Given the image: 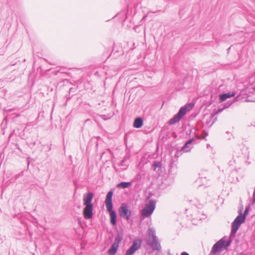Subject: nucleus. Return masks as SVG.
I'll return each mask as SVG.
<instances>
[{
	"label": "nucleus",
	"instance_id": "nucleus-14",
	"mask_svg": "<svg viewBox=\"0 0 255 255\" xmlns=\"http://www.w3.org/2000/svg\"><path fill=\"white\" fill-rule=\"evenodd\" d=\"M143 124V121L141 117H138L135 118L134 121L133 126L135 128H140Z\"/></svg>",
	"mask_w": 255,
	"mask_h": 255
},
{
	"label": "nucleus",
	"instance_id": "nucleus-24",
	"mask_svg": "<svg viewBox=\"0 0 255 255\" xmlns=\"http://www.w3.org/2000/svg\"><path fill=\"white\" fill-rule=\"evenodd\" d=\"M235 162V160H234L233 161H230L229 162H228V165L229 166H233L234 163Z\"/></svg>",
	"mask_w": 255,
	"mask_h": 255
},
{
	"label": "nucleus",
	"instance_id": "nucleus-3",
	"mask_svg": "<svg viewBox=\"0 0 255 255\" xmlns=\"http://www.w3.org/2000/svg\"><path fill=\"white\" fill-rule=\"evenodd\" d=\"M243 207L239 210V215L235 219L232 223V228L230 238L235 237L241 225L245 222L246 218L242 215Z\"/></svg>",
	"mask_w": 255,
	"mask_h": 255
},
{
	"label": "nucleus",
	"instance_id": "nucleus-32",
	"mask_svg": "<svg viewBox=\"0 0 255 255\" xmlns=\"http://www.w3.org/2000/svg\"><path fill=\"white\" fill-rule=\"evenodd\" d=\"M253 196L254 201L255 202V196Z\"/></svg>",
	"mask_w": 255,
	"mask_h": 255
},
{
	"label": "nucleus",
	"instance_id": "nucleus-22",
	"mask_svg": "<svg viewBox=\"0 0 255 255\" xmlns=\"http://www.w3.org/2000/svg\"><path fill=\"white\" fill-rule=\"evenodd\" d=\"M234 102V101H228L227 103L224 105V108H227L229 107Z\"/></svg>",
	"mask_w": 255,
	"mask_h": 255
},
{
	"label": "nucleus",
	"instance_id": "nucleus-33",
	"mask_svg": "<svg viewBox=\"0 0 255 255\" xmlns=\"http://www.w3.org/2000/svg\"><path fill=\"white\" fill-rule=\"evenodd\" d=\"M146 16H147L146 15L144 16L143 17V18H142V19H145V18L146 17Z\"/></svg>",
	"mask_w": 255,
	"mask_h": 255
},
{
	"label": "nucleus",
	"instance_id": "nucleus-35",
	"mask_svg": "<svg viewBox=\"0 0 255 255\" xmlns=\"http://www.w3.org/2000/svg\"><path fill=\"white\" fill-rule=\"evenodd\" d=\"M230 49H231V47H229V48H228V52L230 51Z\"/></svg>",
	"mask_w": 255,
	"mask_h": 255
},
{
	"label": "nucleus",
	"instance_id": "nucleus-29",
	"mask_svg": "<svg viewBox=\"0 0 255 255\" xmlns=\"http://www.w3.org/2000/svg\"><path fill=\"white\" fill-rule=\"evenodd\" d=\"M152 194L151 193H149L148 196L146 197V199H149L152 196Z\"/></svg>",
	"mask_w": 255,
	"mask_h": 255
},
{
	"label": "nucleus",
	"instance_id": "nucleus-37",
	"mask_svg": "<svg viewBox=\"0 0 255 255\" xmlns=\"http://www.w3.org/2000/svg\"><path fill=\"white\" fill-rule=\"evenodd\" d=\"M50 149H51V147H49V150H50Z\"/></svg>",
	"mask_w": 255,
	"mask_h": 255
},
{
	"label": "nucleus",
	"instance_id": "nucleus-36",
	"mask_svg": "<svg viewBox=\"0 0 255 255\" xmlns=\"http://www.w3.org/2000/svg\"><path fill=\"white\" fill-rule=\"evenodd\" d=\"M249 101H251V102H255V100H249Z\"/></svg>",
	"mask_w": 255,
	"mask_h": 255
},
{
	"label": "nucleus",
	"instance_id": "nucleus-17",
	"mask_svg": "<svg viewBox=\"0 0 255 255\" xmlns=\"http://www.w3.org/2000/svg\"><path fill=\"white\" fill-rule=\"evenodd\" d=\"M181 119V117H180L177 114H176L172 118L169 120V121H168V124L170 125L174 124L178 122Z\"/></svg>",
	"mask_w": 255,
	"mask_h": 255
},
{
	"label": "nucleus",
	"instance_id": "nucleus-28",
	"mask_svg": "<svg viewBox=\"0 0 255 255\" xmlns=\"http://www.w3.org/2000/svg\"><path fill=\"white\" fill-rule=\"evenodd\" d=\"M180 255H189V254L186 252H183L181 253Z\"/></svg>",
	"mask_w": 255,
	"mask_h": 255
},
{
	"label": "nucleus",
	"instance_id": "nucleus-12",
	"mask_svg": "<svg viewBox=\"0 0 255 255\" xmlns=\"http://www.w3.org/2000/svg\"><path fill=\"white\" fill-rule=\"evenodd\" d=\"M236 93L234 92H228L220 94L219 96V100L221 102H224L228 98L234 97L235 96Z\"/></svg>",
	"mask_w": 255,
	"mask_h": 255
},
{
	"label": "nucleus",
	"instance_id": "nucleus-5",
	"mask_svg": "<svg viewBox=\"0 0 255 255\" xmlns=\"http://www.w3.org/2000/svg\"><path fill=\"white\" fill-rule=\"evenodd\" d=\"M156 207V201L149 200L145 205L144 207L141 211V215L144 217H148L151 215Z\"/></svg>",
	"mask_w": 255,
	"mask_h": 255
},
{
	"label": "nucleus",
	"instance_id": "nucleus-1",
	"mask_svg": "<svg viewBox=\"0 0 255 255\" xmlns=\"http://www.w3.org/2000/svg\"><path fill=\"white\" fill-rule=\"evenodd\" d=\"M114 189H112L107 193L105 204L107 211L110 213V223L113 226H115L117 224V215L116 211L113 210V204L112 202L113 196L114 194Z\"/></svg>",
	"mask_w": 255,
	"mask_h": 255
},
{
	"label": "nucleus",
	"instance_id": "nucleus-34",
	"mask_svg": "<svg viewBox=\"0 0 255 255\" xmlns=\"http://www.w3.org/2000/svg\"><path fill=\"white\" fill-rule=\"evenodd\" d=\"M223 110V109H219L218 110V112H221Z\"/></svg>",
	"mask_w": 255,
	"mask_h": 255
},
{
	"label": "nucleus",
	"instance_id": "nucleus-16",
	"mask_svg": "<svg viewBox=\"0 0 255 255\" xmlns=\"http://www.w3.org/2000/svg\"><path fill=\"white\" fill-rule=\"evenodd\" d=\"M131 184V182H121L117 185V187L120 189H125L130 187Z\"/></svg>",
	"mask_w": 255,
	"mask_h": 255
},
{
	"label": "nucleus",
	"instance_id": "nucleus-27",
	"mask_svg": "<svg viewBox=\"0 0 255 255\" xmlns=\"http://www.w3.org/2000/svg\"><path fill=\"white\" fill-rule=\"evenodd\" d=\"M15 110H16L15 108H14V109H9L5 110V111H6V112H11L12 111H15Z\"/></svg>",
	"mask_w": 255,
	"mask_h": 255
},
{
	"label": "nucleus",
	"instance_id": "nucleus-30",
	"mask_svg": "<svg viewBox=\"0 0 255 255\" xmlns=\"http://www.w3.org/2000/svg\"><path fill=\"white\" fill-rule=\"evenodd\" d=\"M253 196H255V189H254V192H253Z\"/></svg>",
	"mask_w": 255,
	"mask_h": 255
},
{
	"label": "nucleus",
	"instance_id": "nucleus-23",
	"mask_svg": "<svg viewBox=\"0 0 255 255\" xmlns=\"http://www.w3.org/2000/svg\"><path fill=\"white\" fill-rule=\"evenodd\" d=\"M126 160H127V157L126 156L124 159H123L121 160L120 165L123 166H127L128 165L126 164Z\"/></svg>",
	"mask_w": 255,
	"mask_h": 255
},
{
	"label": "nucleus",
	"instance_id": "nucleus-6",
	"mask_svg": "<svg viewBox=\"0 0 255 255\" xmlns=\"http://www.w3.org/2000/svg\"><path fill=\"white\" fill-rule=\"evenodd\" d=\"M119 212L121 217L128 220L131 215L132 212L128 210L127 204L125 203H122L119 209Z\"/></svg>",
	"mask_w": 255,
	"mask_h": 255
},
{
	"label": "nucleus",
	"instance_id": "nucleus-20",
	"mask_svg": "<svg viewBox=\"0 0 255 255\" xmlns=\"http://www.w3.org/2000/svg\"><path fill=\"white\" fill-rule=\"evenodd\" d=\"M148 232L149 235L151 236L152 239H155L158 238L156 236L155 231L153 229L151 228H148Z\"/></svg>",
	"mask_w": 255,
	"mask_h": 255
},
{
	"label": "nucleus",
	"instance_id": "nucleus-26",
	"mask_svg": "<svg viewBox=\"0 0 255 255\" xmlns=\"http://www.w3.org/2000/svg\"><path fill=\"white\" fill-rule=\"evenodd\" d=\"M182 151V150H181V149L180 150L177 151L175 154V156L178 157L179 154H182V153H181Z\"/></svg>",
	"mask_w": 255,
	"mask_h": 255
},
{
	"label": "nucleus",
	"instance_id": "nucleus-11",
	"mask_svg": "<svg viewBox=\"0 0 255 255\" xmlns=\"http://www.w3.org/2000/svg\"><path fill=\"white\" fill-rule=\"evenodd\" d=\"M152 169L154 171H156L158 174H160L162 172L161 162L156 160L153 161L152 164Z\"/></svg>",
	"mask_w": 255,
	"mask_h": 255
},
{
	"label": "nucleus",
	"instance_id": "nucleus-8",
	"mask_svg": "<svg viewBox=\"0 0 255 255\" xmlns=\"http://www.w3.org/2000/svg\"><path fill=\"white\" fill-rule=\"evenodd\" d=\"M83 214L86 220H89L93 216L94 205H84Z\"/></svg>",
	"mask_w": 255,
	"mask_h": 255
},
{
	"label": "nucleus",
	"instance_id": "nucleus-4",
	"mask_svg": "<svg viewBox=\"0 0 255 255\" xmlns=\"http://www.w3.org/2000/svg\"><path fill=\"white\" fill-rule=\"evenodd\" d=\"M231 241H226L222 238L219 241L216 242L213 246L211 253L213 255H215L218 252L222 251L223 248L227 249L231 244Z\"/></svg>",
	"mask_w": 255,
	"mask_h": 255
},
{
	"label": "nucleus",
	"instance_id": "nucleus-21",
	"mask_svg": "<svg viewBox=\"0 0 255 255\" xmlns=\"http://www.w3.org/2000/svg\"><path fill=\"white\" fill-rule=\"evenodd\" d=\"M249 209H250V206H249L246 207V208H245V210L244 213H242V215L243 216H245V217L246 218L247 216L249 214Z\"/></svg>",
	"mask_w": 255,
	"mask_h": 255
},
{
	"label": "nucleus",
	"instance_id": "nucleus-18",
	"mask_svg": "<svg viewBox=\"0 0 255 255\" xmlns=\"http://www.w3.org/2000/svg\"><path fill=\"white\" fill-rule=\"evenodd\" d=\"M123 238V234L122 232H118L117 236L116 237L114 244L119 246Z\"/></svg>",
	"mask_w": 255,
	"mask_h": 255
},
{
	"label": "nucleus",
	"instance_id": "nucleus-7",
	"mask_svg": "<svg viewBox=\"0 0 255 255\" xmlns=\"http://www.w3.org/2000/svg\"><path fill=\"white\" fill-rule=\"evenodd\" d=\"M142 240L140 239H135L133 241L131 245L127 250L125 255H132L135 252L140 249Z\"/></svg>",
	"mask_w": 255,
	"mask_h": 255
},
{
	"label": "nucleus",
	"instance_id": "nucleus-2",
	"mask_svg": "<svg viewBox=\"0 0 255 255\" xmlns=\"http://www.w3.org/2000/svg\"><path fill=\"white\" fill-rule=\"evenodd\" d=\"M243 207L239 210V215L235 219L232 223V228L230 238L235 237L241 225L245 222L246 218L242 215Z\"/></svg>",
	"mask_w": 255,
	"mask_h": 255
},
{
	"label": "nucleus",
	"instance_id": "nucleus-13",
	"mask_svg": "<svg viewBox=\"0 0 255 255\" xmlns=\"http://www.w3.org/2000/svg\"><path fill=\"white\" fill-rule=\"evenodd\" d=\"M194 140V139L193 138H190L187 140L184 145L181 147V150L186 152H189L192 148V147L189 146V145H190Z\"/></svg>",
	"mask_w": 255,
	"mask_h": 255
},
{
	"label": "nucleus",
	"instance_id": "nucleus-15",
	"mask_svg": "<svg viewBox=\"0 0 255 255\" xmlns=\"http://www.w3.org/2000/svg\"><path fill=\"white\" fill-rule=\"evenodd\" d=\"M119 245L113 244L110 248L108 251V253L109 255H115L118 250Z\"/></svg>",
	"mask_w": 255,
	"mask_h": 255
},
{
	"label": "nucleus",
	"instance_id": "nucleus-31",
	"mask_svg": "<svg viewBox=\"0 0 255 255\" xmlns=\"http://www.w3.org/2000/svg\"><path fill=\"white\" fill-rule=\"evenodd\" d=\"M189 105L191 106V108H192L194 106L193 104H190Z\"/></svg>",
	"mask_w": 255,
	"mask_h": 255
},
{
	"label": "nucleus",
	"instance_id": "nucleus-9",
	"mask_svg": "<svg viewBox=\"0 0 255 255\" xmlns=\"http://www.w3.org/2000/svg\"><path fill=\"white\" fill-rule=\"evenodd\" d=\"M147 244L154 251H160L161 250V247L158 238L152 239V241L148 240Z\"/></svg>",
	"mask_w": 255,
	"mask_h": 255
},
{
	"label": "nucleus",
	"instance_id": "nucleus-10",
	"mask_svg": "<svg viewBox=\"0 0 255 255\" xmlns=\"http://www.w3.org/2000/svg\"><path fill=\"white\" fill-rule=\"evenodd\" d=\"M94 197V194L92 192H89L84 194L83 195V204L84 205H93L92 203Z\"/></svg>",
	"mask_w": 255,
	"mask_h": 255
},
{
	"label": "nucleus",
	"instance_id": "nucleus-19",
	"mask_svg": "<svg viewBox=\"0 0 255 255\" xmlns=\"http://www.w3.org/2000/svg\"><path fill=\"white\" fill-rule=\"evenodd\" d=\"M187 110V107L185 106L180 108L177 114L182 118L186 114Z\"/></svg>",
	"mask_w": 255,
	"mask_h": 255
},
{
	"label": "nucleus",
	"instance_id": "nucleus-25",
	"mask_svg": "<svg viewBox=\"0 0 255 255\" xmlns=\"http://www.w3.org/2000/svg\"><path fill=\"white\" fill-rule=\"evenodd\" d=\"M75 91V89L74 88H71L69 90V93L70 94L71 93H74Z\"/></svg>",
	"mask_w": 255,
	"mask_h": 255
}]
</instances>
